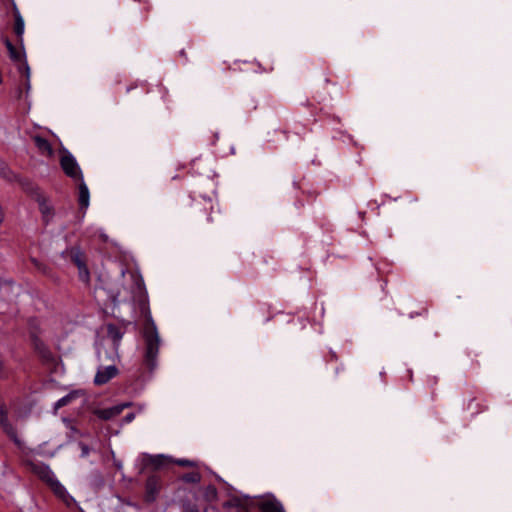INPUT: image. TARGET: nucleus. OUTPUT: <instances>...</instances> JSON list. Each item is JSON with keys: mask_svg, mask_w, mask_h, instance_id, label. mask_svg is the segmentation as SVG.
<instances>
[{"mask_svg": "<svg viewBox=\"0 0 512 512\" xmlns=\"http://www.w3.org/2000/svg\"><path fill=\"white\" fill-rule=\"evenodd\" d=\"M144 361L149 369H154L157 364V356L160 347V336L151 316L147 318L143 329Z\"/></svg>", "mask_w": 512, "mask_h": 512, "instance_id": "1", "label": "nucleus"}, {"mask_svg": "<svg viewBox=\"0 0 512 512\" xmlns=\"http://www.w3.org/2000/svg\"><path fill=\"white\" fill-rule=\"evenodd\" d=\"M34 471L39 476L40 479L45 481L51 487V489L59 498H61L63 501L69 504L70 497L68 496L66 489L57 480L53 471L48 466H35Z\"/></svg>", "mask_w": 512, "mask_h": 512, "instance_id": "2", "label": "nucleus"}, {"mask_svg": "<svg viewBox=\"0 0 512 512\" xmlns=\"http://www.w3.org/2000/svg\"><path fill=\"white\" fill-rule=\"evenodd\" d=\"M61 167L65 174L74 180H82L80 168L71 154H64L60 160Z\"/></svg>", "mask_w": 512, "mask_h": 512, "instance_id": "3", "label": "nucleus"}, {"mask_svg": "<svg viewBox=\"0 0 512 512\" xmlns=\"http://www.w3.org/2000/svg\"><path fill=\"white\" fill-rule=\"evenodd\" d=\"M118 374V369L115 365L100 366L94 378L97 385H103L109 382Z\"/></svg>", "mask_w": 512, "mask_h": 512, "instance_id": "4", "label": "nucleus"}, {"mask_svg": "<svg viewBox=\"0 0 512 512\" xmlns=\"http://www.w3.org/2000/svg\"><path fill=\"white\" fill-rule=\"evenodd\" d=\"M263 512H283L282 504L275 498H266L260 503Z\"/></svg>", "mask_w": 512, "mask_h": 512, "instance_id": "5", "label": "nucleus"}, {"mask_svg": "<svg viewBox=\"0 0 512 512\" xmlns=\"http://www.w3.org/2000/svg\"><path fill=\"white\" fill-rule=\"evenodd\" d=\"M128 406H129V404L125 403V404L117 405V406H114V407H111L108 409H103L98 412V415L100 418H102L104 420H108V419H111V418L119 415L123 411V409Z\"/></svg>", "mask_w": 512, "mask_h": 512, "instance_id": "6", "label": "nucleus"}, {"mask_svg": "<svg viewBox=\"0 0 512 512\" xmlns=\"http://www.w3.org/2000/svg\"><path fill=\"white\" fill-rule=\"evenodd\" d=\"M79 184V205L81 209L86 210L89 206V190L86 184L83 182V179L80 180Z\"/></svg>", "mask_w": 512, "mask_h": 512, "instance_id": "7", "label": "nucleus"}, {"mask_svg": "<svg viewBox=\"0 0 512 512\" xmlns=\"http://www.w3.org/2000/svg\"><path fill=\"white\" fill-rule=\"evenodd\" d=\"M34 143L42 154L47 156H51L53 154V149L46 139L36 136L34 137Z\"/></svg>", "mask_w": 512, "mask_h": 512, "instance_id": "8", "label": "nucleus"}, {"mask_svg": "<svg viewBox=\"0 0 512 512\" xmlns=\"http://www.w3.org/2000/svg\"><path fill=\"white\" fill-rule=\"evenodd\" d=\"M79 396H80L79 391H72V392L68 393L67 395L63 396L55 403V405H54L55 411L70 404L75 399H77Z\"/></svg>", "mask_w": 512, "mask_h": 512, "instance_id": "9", "label": "nucleus"}, {"mask_svg": "<svg viewBox=\"0 0 512 512\" xmlns=\"http://www.w3.org/2000/svg\"><path fill=\"white\" fill-rule=\"evenodd\" d=\"M132 277L135 282V291H134L135 296L134 297L141 299L144 297L143 281L139 276L133 275Z\"/></svg>", "mask_w": 512, "mask_h": 512, "instance_id": "10", "label": "nucleus"}, {"mask_svg": "<svg viewBox=\"0 0 512 512\" xmlns=\"http://www.w3.org/2000/svg\"><path fill=\"white\" fill-rule=\"evenodd\" d=\"M76 262H77V266H78V269H79V277H80V279L83 282H88L89 281V272H88L87 267L80 260H77Z\"/></svg>", "mask_w": 512, "mask_h": 512, "instance_id": "11", "label": "nucleus"}, {"mask_svg": "<svg viewBox=\"0 0 512 512\" xmlns=\"http://www.w3.org/2000/svg\"><path fill=\"white\" fill-rule=\"evenodd\" d=\"M109 334L112 338V342H113V346L115 347V349H117L118 345H119V342L122 338V335L121 333L115 329L114 327L110 326L109 327Z\"/></svg>", "mask_w": 512, "mask_h": 512, "instance_id": "12", "label": "nucleus"}, {"mask_svg": "<svg viewBox=\"0 0 512 512\" xmlns=\"http://www.w3.org/2000/svg\"><path fill=\"white\" fill-rule=\"evenodd\" d=\"M166 461L167 457H165L164 455L149 456V463L157 468L164 465Z\"/></svg>", "mask_w": 512, "mask_h": 512, "instance_id": "13", "label": "nucleus"}, {"mask_svg": "<svg viewBox=\"0 0 512 512\" xmlns=\"http://www.w3.org/2000/svg\"><path fill=\"white\" fill-rule=\"evenodd\" d=\"M15 32L18 36H21L24 32V20L20 14H17L15 18Z\"/></svg>", "mask_w": 512, "mask_h": 512, "instance_id": "14", "label": "nucleus"}, {"mask_svg": "<svg viewBox=\"0 0 512 512\" xmlns=\"http://www.w3.org/2000/svg\"><path fill=\"white\" fill-rule=\"evenodd\" d=\"M183 480L186 482L196 483L200 481V474L198 472H191L183 475Z\"/></svg>", "mask_w": 512, "mask_h": 512, "instance_id": "15", "label": "nucleus"}, {"mask_svg": "<svg viewBox=\"0 0 512 512\" xmlns=\"http://www.w3.org/2000/svg\"><path fill=\"white\" fill-rule=\"evenodd\" d=\"M174 462L180 466H187V467L195 466V462H193L191 460H187V459H178V460H175Z\"/></svg>", "mask_w": 512, "mask_h": 512, "instance_id": "16", "label": "nucleus"}, {"mask_svg": "<svg viewBox=\"0 0 512 512\" xmlns=\"http://www.w3.org/2000/svg\"><path fill=\"white\" fill-rule=\"evenodd\" d=\"M0 424L3 426V428L5 429L6 432L12 433V428L8 424L6 417H4L3 415H1V417H0Z\"/></svg>", "mask_w": 512, "mask_h": 512, "instance_id": "17", "label": "nucleus"}, {"mask_svg": "<svg viewBox=\"0 0 512 512\" xmlns=\"http://www.w3.org/2000/svg\"><path fill=\"white\" fill-rule=\"evenodd\" d=\"M135 418V415L133 413H129L124 417V421L126 423H130Z\"/></svg>", "mask_w": 512, "mask_h": 512, "instance_id": "18", "label": "nucleus"}, {"mask_svg": "<svg viewBox=\"0 0 512 512\" xmlns=\"http://www.w3.org/2000/svg\"><path fill=\"white\" fill-rule=\"evenodd\" d=\"M82 452H83V455H87L88 454V449H87L86 446L82 447Z\"/></svg>", "mask_w": 512, "mask_h": 512, "instance_id": "19", "label": "nucleus"}, {"mask_svg": "<svg viewBox=\"0 0 512 512\" xmlns=\"http://www.w3.org/2000/svg\"><path fill=\"white\" fill-rule=\"evenodd\" d=\"M0 173H4V167H0Z\"/></svg>", "mask_w": 512, "mask_h": 512, "instance_id": "20", "label": "nucleus"}, {"mask_svg": "<svg viewBox=\"0 0 512 512\" xmlns=\"http://www.w3.org/2000/svg\"><path fill=\"white\" fill-rule=\"evenodd\" d=\"M27 71V77L29 78V68H26Z\"/></svg>", "mask_w": 512, "mask_h": 512, "instance_id": "21", "label": "nucleus"}]
</instances>
